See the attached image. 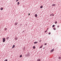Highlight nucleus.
<instances>
[{"mask_svg": "<svg viewBox=\"0 0 61 61\" xmlns=\"http://www.w3.org/2000/svg\"><path fill=\"white\" fill-rule=\"evenodd\" d=\"M3 42H4L5 41V38H3Z\"/></svg>", "mask_w": 61, "mask_h": 61, "instance_id": "f257e3e1", "label": "nucleus"}, {"mask_svg": "<svg viewBox=\"0 0 61 61\" xmlns=\"http://www.w3.org/2000/svg\"><path fill=\"white\" fill-rule=\"evenodd\" d=\"M29 56V54L28 53H27L26 54H25V56Z\"/></svg>", "mask_w": 61, "mask_h": 61, "instance_id": "f03ea898", "label": "nucleus"}, {"mask_svg": "<svg viewBox=\"0 0 61 61\" xmlns=\"http://www.w3.org/2000/svg\"><path fill=\"white\" fill-rule=\"evenodd\" d=\"M54 50V49H53L51 51V53H52V52H53Z\"/></svg>", "mask_w": 61, "mask_h": 61, "instance_id": "7ed1b4c3", "label": "nucleus"}, {"mask_svg": "<svg viewBox=\"0 0 61 61\" xmlns=\"http://www.w3.org/2000/svg\"><path fill=\"white\" fill-rule=\"evenodd\" d=\"M41 60V59H39L37 60V61H40Z\"/></svg>", "mask_w": 61, "mask_h": 61, "instance_id": "20e7f679", "label": "nucleus"}, {"mask_svg": "<svg viewBox=\"0 0 61 61\" xmlns=\"http://www.w3.org/2000/svg\"><path fill=\"white\" fill-rule=\"evenodd\" d=\"M17 24H18V23H17V22L15 23V25H17Z\"/></svg>", "mask_w": 61, "mask_h": 61, "instance_id": "39448f33", "label": "nucleus"}, {"mask_svg": "<svg viewBox=\"0 0 61 61\" xmlns=\"http://www.w3.org/2000/svg\"><path fill=\"white\" fill-rule=\"evenodd\" d=\"M15 45H14L13 46H12V48H14V47H15Z\"/></svg>", "mask_w": 61, "mask_h": 61, "instance_id": "423d86ee", "label": "nucleus"}, {"mask_svg": "<svg viewBox=\"0 0 61 61\" xmlns=\"http://www.w3.org/2000/svg\"><path fill=\"white\" fill-rule=\"evenodd\" d=\"M33 49H35V48H36V47H35V46H34L33 47Z\"/></svg>", "mask_w": 61, "mask_h": 61, "instance_id": "0eeeda50", "label": "nucleus"}, {"mask_svg": "<svg viewBox=\"0 0 61 61\" xmlns=\"http://www.w3.org/2000/svg\"><path fill=\"white\" fill-rule=\"evenodd\" d=\"M0 10H3V8L2 7L0 8Z\"/></svg>", "mask_w": 61, "mask_h": 61, "instance_id": "6e6552de", "label": "nucleus"}, {"mask_svg": "<svg viewBox=\"0 0 61 61\" xmlns=\"http://www.w3.org/2000/svg\"><path fill=\"white\" fill-rule=\"evenodd\" d=\"M35 17H37V14H36L35 15Z\"/></svg>", "mask_w": 61, "mask_h": 61, "instance_id": "1a4fd4ad", "label": "nucleus"}, {"mask_svg": "<svg viewBox=\"0 0 61 61\" xmlns=\"http://www.w3.org/2000/svg\"><path fill=\"white\" fill-rule=\"evenodd\" d=\"M18 39V38H17V37L15 38V40H17Z\"/></svg>", "mask_w": 61, "mask_h": 61, "instance_id": "9d476101", "label": "nucleus"}, {"mask_svg": "<svg viewBox=\"0 0 61 61\" xmlns=\"http://www.w3.org/2000/svg\"><path fill=\"white\" fill-rule=\"evenodd\" d=\"M38 42H34V44H36V43H37Z\"/></svg>", "mask_w": 61, "mask_h": 61, "instance_id": "9b49d317", "label": "nucleus"}, {"mask_svg": "<svg viewBox=\"0 0 61 61\" xmlns=\"http://www.w3.org/2000/svg\"><path fill=\"white\" fill-rule=\"evenodd\" d=\"M5 29V31H6V30H7V28H5L4 29Z\"/></svg>", "mask_w": 61, "mask_h": 61, "instance_id": "f8f14e48", "label": "nucleus"}, {"mask_svg": "<svg viewBox=\"0 0 61 61\" xmlns=\"http://www.w3.org/2000/svg\"><path fill=\"white\" fill-rule=\"evenodd\" d=\"M41 8H43V6L42 5L40 7Z\"/></svg>", "mask_w": 61, "mask_h": 61, "instance_id": "ddd939ff", "label": "nucleus"}, {"mask_svg": "<svg viewBox=\"0 0 61 61\" xmlns=\"http://www.w3.org/2000/svg\"><path fill=\"white\" fill-rule=\"evenodd\" d=\"M53 29L54 30H56V29L54 27L53 28Z\"/></svg>", "mask_w": 61, "mask_h": 61, "instance_id": "4468645a", "label": "nucleus"}, {"mask_svg": "<svg viewBox=\"0 0 61 61\" xmlns=\"http://www.w3.org/2000/svg\"><path fill=\"white\" fill-rule=\"evenodd\" d=\"M20 57H22V56L21 55H20Z\"/></svg>", "mask_w": 61, "mask_h": 61, "instance_id": "2eb2a0df", "label": "nucleus"}, {"mask_svg": "<svg viewBox=\"0 0 61 61\" xmlns=\"http://www.w3.org/2000/svg\"><path fill=\"white\" fill-rule=\"evenodd\" d=\"M52 6H55L56 5V4H53L52 5Z\"/></svg>", "mask_w": 61, "mask_h": 61, "instance_id": "dca6fc26", "label": "nucleus"}, {"mask_svg": "<svg viewBox=\"0 0 61 61\" xmlns=\"http://www.w3.org/2000/svg\"><path fill=\"white\" fill-rule=\"evenodd\" d=\"M19 4H20V3H19V2H18L17 3V5H19Z\"/></svg>", "mask_w": 61, "mask_h": 61, "instance_id": "f3484780", "label": "nucleus"}, {"mask_svg": "<svg viewBox=\"0 0 61 61\" xmlns=\"http://www.w3.org/2000/svg\"><path fill=\"white\" fill-rule=\"evenodd\" d=\"M55 25H52V27H55Z\"/></svg>", "mask_w": 61, "mask_h": 61, "instance_id": "a211bd4d", "label": "nucleus"}, {"mask_svg": "<svg viewBox=\"0 0 61 61\" xmlns=\"http://www.w3.org/2000/svg\"><path fill=\"white\" fill-rule=\"evenodd\" d=\"M53 15V14H51L50 15V16H52Z\"/></svg>", "mask_w": 61, "mask_h": 61, "instance_id": "6ab92c4d", "label": "nucleus"}, {"mask_svg": "<svg viewBox=\"0 0 61 61\" xmlns=\"http://www.w3.org/2000/svg\"><path fill=\"white\" fill-rule=\"evenodd\" d=\"M4 61H7V59H6L4 60Z\"/></svg>", "mask_w": 61, "mask_h": 61, "instance_id": "aec40b11", "label": "nucleus"}, {"mask_svg": "<svg viewBox=\"0 0 61 61\" xmlns=\"http://www.w3.org/2000/svg\"><path fill=\"white\" fill-rule=\"evenodd\" d=\"M42 47V46H40V48H41Z\"/></svg>", "mask_w": 61, "mask_h": 61, "instance_id": "412c9836", "label": "nucleus"}, {"mask_svg": "<svg viewBox=\"0 0 61 61\" xmlns=\"http://www.w3.org/2000/svg\"><path fill=\"white\" fill-rule=\"evenodd\" d=\"M55 24H57V21L55 22Z\"/></svg>", "mask_w": 61, "mask_h": 61, "instance_id": "4be33fe9", "label": "nucleus"}, {"mask_svg": "<svg viewBox=\"0 0 61 61\" xmlns=\"http://www.w3.org/2000/svg\"><path fill=\"white\" fill-rule=\"evenodd\" d=\"M59 59H61V57H59L58 58Z\"/></svg>", "mask_w": 61, "mask_h": 61, "instance_id": "5701e85b", "label": "nucleus"}, {"mask_svg": "<svg viewBox=\"0 0 61 61\" xmlns=\"http://www.w3.org/2000/svg\"><path fill=\"white\" fill-rule=\"evenodd\" d=\"M48 34L49 35H50V34H51V32H49V33H48Z\"/></svg>", "mask_w": 61, "mask_h": 61, "instance_id": "b1692460", "label": "nucleus"}, {"mask_svg": "<svg viewBox=\"0 0 61 61\" xmlns=\"http://www.w3.org/2000/svg\"><path fill=\"white\" fill-rule=\"evenodd\" d=\"M9 37H7L6 38L7 39H9Z\"/></svg>", "mask_w": 61, "mask_h": 61, "instance_id": "393cba45", "label": "nucleus"}, {"mask_svg": "<svg viewBox=\"0 0 61 61\" xmlns=\"http://www.w3.org/2000/svg\"><path fill=\"white\" fill-rule=\"evenodd\" d=\"M47 32V30H46V31H45V33H46Z\"/></svg>", "mask_w": 61, "mask_h": 61, "instance_id": "a878e982", "label": "nucleus"}, {"mask_svg": "<svg viewBox=\"0 0 61 61\" xmlns=\"http://www.w3.org/2000/svg\"><path fill=\"white\" fill-rule=\"evenodd\" d=\"M46 45V43L44 44V45Z\"/></svg>", "mask_w": 61, "mask_h": 61, "instance_id": "bb28decb", "label": "nucleus"}, {"mask_svg": "<svg viewBox=\"0 0 61 61\" xmlns=\"http://www.w3.org/2000/svg\"><path fill=\"white\" fill-rule=\"evenodd\" d=\"M59 27V25L57 26L58 28V27Z\"/></svg>", "mask_w": 61, "mask_h": 61, "instance_id": "cd10ccee", "label": "nucleus"}, {"mask_svg": "<svg viewBox=\"0 0 61 61\" xmlns=\"http://www.w3.org/2000/svg\"><path fill=\"white\" fill-rule=\"evenodd\" d=\"M25 32V30L23 31L22 32V33H23V32Z\"/></svg>", "mask_w": 61, "mask_h": 61, "instance_id": "c85d7f7f", "label": "nucleus"}, {"mask_svg": "<svg viewBox=\"0 0 61 61\" xmlns=\"http://www.w3.org/2000/svg\"><path fill=\"white\" fill-rule=\"evenodd\" d=\"M48 28L47 30H47H48Z\"/></svg>", "mask_w": 61, "mask_h": 61, "instance_id": "c756f323", "label": "nucleus"}, {"mask_svg": "<svg viewBox=\"0 0 61 61\" xmlns=\"http://www.w3.org/2000/svg\"><path fill=\"white\" fill-rule=\"evenodd\" d=\"M54 15H52V16H53Z\"/></svg>", "mask_w": 61, "mask_h": 61, "instance_id": "7c9ffc66", "label": "nucleus"}, {"mask_svg": "<svg viewBox=\"0 0 61 61\" xmlns=\"http://www.w3.org/2000/svg\"><path fill=\"white\" fill-rule=\"evenodd\" d=\"M41 40H40L39 41V42H41Z\"/></svg>", "mask_w": 61, "mask_h": 61, "instance_id": "2f4dec72", "label": "nucleus"}, {"mask_svg": "<svg viewBox=\"0 0 61 61\" xmlns=\"http://www.w3.org/2000/svg\"><path fill=\"white\" fill-rule=\"evenodd\" d=\"M43 49H45V47H44L43 48Z\"/></svg>", "mask_w": 61, "mask_h": 61, "instance_id": "473e14b6", "label": "nucleus"}, {"mask_svg": "<svg viewBox=\"0 0 61 61\" xmlns=\"http://www.w3.org/2000/svg\"><path fill=\"white\" fill-rule=\"evenodd\" d=\"M29 15H30V14H29Z\"/></svg>", "mask_w": 61, "mask_h": 61, "instance_id": "72a5a7b5", "label": "nucleus"}, {"mask_svg": "<svg viewBox=\"0 0 61 61\" xmlns=\"http://www.w3.org/2000/svg\"><path fill=\"white\" fill-rule=\"evenodd\" d=\"M20 25H22L21 24Z\"/></svg>", "mask_w": 61, "mask_h": 61, "instance_id": "f704fd0d", "label": "nucleus"}, {"mask_svg": "<svg viewBox=\"0 0 61 61\" xmlns=\"http://www.w3.org/2000/svg\"><path fill=\"white\" fill-rule=\"evenodd\" d=\"M23 1H24V0H23Z\"/></svg>", "mask_w": 61, "mask_h": 61, "instance_id": "c9c22d12", "label": "nucleus"}]
</instances>
